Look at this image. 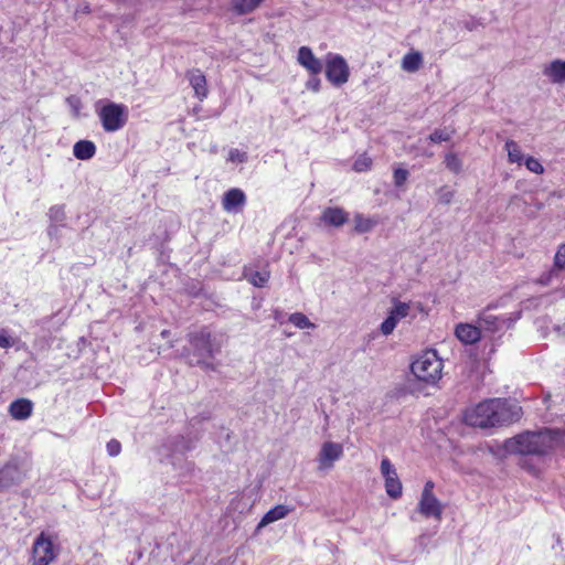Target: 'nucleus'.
Returning <instances> with one entry per match:
<instances>
[{
    "label": "nucleus",
    "mask_w": 565,
    "mask_h": 565,
    "mask_svg": "<svg viewBox=\"0 0 565 565\" xmlns=\"http://www.w3.org/2000/svg\"><path fill=\"white\" fill-rule=\"evenodd\" d=\"M522 416L518 404L493 398L479 403L465 413V422L473 427L489 428L516 422Z\"/></svg>",
    "instance_id": "obj_1"
},
{
    "label": "nucleus",
    "mask_w": 565,
    "mask_h": 565,
    "mask_svg": "<svg viewBox=\"0 0 565 565\" xmlns=\"http://www.w3.org/2000/svg\"><path fill=\"white\" fill-rule=\"evenodd\" d=\"M561 438L562 433L559 430L526 431L507 439L502 448L507 454L542 456L556 447Z\"/></svg>",
    "instance_id": "obj_2"
},
{
    "label": "nucleus",
    "mask_w": 565,
    "mask_h": 565,
    "mask_svg": "<svg viewBox=\"0 0 565 565\" xmlns=\"http://www.w3.org/2000/svg\"><path fill=\"white\" fill-rule=\"evenodd\" d=\"M411 370L417 380L434 384L441 377L443 361L435 350H428L412 363Z\"/></svg>",
    "instance_id": "obj_3"
},
{
    "label": "nucleus",
    "mask_w": 565,
    "mask_h": 565,
    "mask_svg": "<svg viewBox=\"0 0 565 565\" xmlns=\"http://www.w3.org/2000/svg\"><path fill=\"white\" fill-rule=\"evenodd\" d=\"M96 113L104 130L107 132H115L121 129L128 120L127 107L113 102L102 105V100H99L96 104Z\"/></svg>",
    "instance_id": "obj_4"
},
{
    "label": "nucleus",
    "mask_w": 565,
    "mask_h": 565,
    "mask_svg": "<svg viewBox=\"0 0 565 565\" xmlns=\"http://www.w3.org/2000/svg\"><path fill=\"white\" fill-rule=\"evenodd\" d=\"M57 556V551L52 540L41 533L34 541L32 546L31 565H49Z\"/></svg>",
    "instance_id": "obj_5"
},
{
    "label": "nucleus",
    "mask_w": 565,
    "mask_h": 565,
    "mask_svg": "<svg viewBox=\"0 0 565 565\" xmlns=\"http://www.w3.org/2000/svg\"><path fill=\"white\" fill-rule=\"evenodd\" d=\"M514 319L507 316H495L491 312L490 307L484 309L478 317V326L480 331L488 333H497L504 331L513 324Z\"/></svg>",
    "instance_id": "obj_6"
},
{
    "label": "nucleus",
    "mask_w": 565,
    "mask_h": 565,
    "mask_svg": "<svg viewBox=\"0 0 565 565\" xmlns=\"http://www.w3.org/2000/svg\"><path fill=\"white\" fill-rule=\"evenodd\" d=\"M327 78L337 86L348 82L349 66L340 55H329L326 65Z\"/></svg>",
    "instance_id": "obj_7"
},
{
    "label": "nucleus",
    "mask_w": 565,
    "mask_h": 565,
    "mask_svg": "<svg viewBox=\"0 0 565 565\" xmlns=\"http://www.w3.org/2000/svg\"><path fill=\"white\" fill-rule=\"evenodd\" d=\"M190 342L194 352L202 359L212 358L220 351V348L213 344L211 332L207 329H202L191 334Z\"/></svg>",
    "instance_id": "obj_8"
},
{
    "label": "nucleus",
    "mask_w": 565,
    "mask_h": 565,
    "mask_svg": "<svg viewBox=\"0 0 565 565\" xmlns=\"http://www.w3.org/2000/svg\"><path fill=\"white\" fill-rule=\"evenodd\" d=\"M343 455V447L341 444L333 441H326L322 444L318 454V469L329 470L333 467L334 462Z\"/></svg>",
    "instance_id": "obj_9"
},
{
    "label": "nucleus",
    "mask_w": 565,
    "mask_h": 565,
    "mask_svg": "<svg viewBox=\"0 0 565 565\" xmlns=\"http://www.w3.org/2000/svg\"><path fill=\"white\" fill-rule=\"evenodd\" d=\"M381 473L385 479V490L392 499H398L402 495V483L398 479L396 469L387 458L381 461Z\"/></svg>",
    "instance_id": "obj_10"
},
{
    "label": "nucleus",
    "mask_w": 565,
    "mask_h": 565,
    "mask_svg": "<svg viewBox=\"0 0 565 565\" xmlns=\"http://www.w3.org/2000/svg\"><path fill=\"white\" fill-rule=\"evenodd\" d=\"M246 202V196L241 189L234 188L224 193L222 206L228 213L238 212Z\"/></svg>",
    "instance_id": "obj_11"
},
{
    "label": "nucleus",
    "mask_w": 565,
    "mask_h": 565,
    "mask_svg": "<svg viewBox=\"0 0 565 565\" xmlns=\"http://www.w3.org/2000/svg\"><path fill=\"white\" fill-rule=\"evenodd\" d=\"M417 509L425 518L441 519L443 505L435 495H422Z\"/></svg>",
    "instance_id": "obj_12"
},
{
    "label": "nucleus",
    "mask_w": 565,
    "mask_h": 565,
    "mask_svg": "<svg viewBox=\"0 0 565 565\" xmlns=\"http://www.w3.org/2000/svg\"><path fill=\"white\" fill-rule=\"evenodd\" d=\"M542 73L545 77L550 79L553 84H564L565 83V60H553L550 63H546Z\"/></svg>",
    "instance_id": "obj_13"
},
{
    "label": "nucleus",
    "mask_w": 565,
    "mask_h": 565,
    "mask_svg": "<svg viewBox=\"0 0 565 565\" xmlns=\"http://www.w3.org/2000/svg\"><path fill=\"white\" fill-rule=\"evenodd\" d=\"M298 62L313 75L319 74L323 68L321 61L313 55L311 49L308 46H301L299 49Z\"/></svg>",
    "instance_id": "obj_14"
},
{
    "label": "nucleus",
    "mask_w": 565,
    "mask_h": 565,
    "mask_svg": "<svg viewBox=\"0 0 565 565\" xmlns=\"http://www.w3.org/2000/svg\"><path fill=\"white\" fill-rule=\"evenodd\" d=\"M455 334L462 343L472 344L480 339L481 331L479 326L459 323L455 329Z\"/></svg>",
    "instance_id": "obj_15"
},
{
    "label": "nucleus",
    "mask_w": 565,
    "mask_h": 565,
    "mask_svg": "<svg viewBox=\"0 0 565 565\" xmlns=\"http://www.w3.org/2000/svg\"><path fill=\"white\" fill-rule=\"evenodd\" d=\"M186 77L196 97L201 100L205 98L207 96V87L204 74L200 70H191L188 72Z\"/></svg>",
    "instance_id": "obj_16"
},
{
    "label": "nucleus",
    "mask_w": 565,
    "mask_h": 565,
    "mask_svg": "<svg viewBox=\"0 0 565 565\" xmlns=\"http://www.w3.org/2000/svg\"><path fill=\"white\" fill-rule=\"evenodd\" d=\"M33 404L26 398H20L10 404L9 413L14 419L23 420L31 416Z\"/></svg>",
    "instance_id": "obj_17"
},
{
    "label": "nucleus",
    "mask_w": 565,
    "mask_h": 565,
    "mask_svg": "<svg viewBox=\"0 0 565 565\" xmlns=\"http://www.w3.org/2000/svg\"><path fill=\"white\" fill-rule=\"evenodd\" d=\"M321 221L331 226H342L348 221V213L340 207H328L322 212Z\"/></svg>",
    "instance_id": "obj_18"
},
{
    "label": "nucleus",
    "mask_w": 565,
    "mask_h": 565,
    "mask_svg": "<svg viewBox=\"0 0 565 565\" xmlns=\"http://www.w3.org/2000/svg\"><path fill=\"white\" fill-rule=\"evenodd\" d=\"M291 511H292L291 508L284 505V504H278V505L274 507L273 509H270L263 516V519L258 523L257 527L260 529V527H264L273 522L279 521V520L286 518Z\"/></svg>",
    "instance_id": "obj_19"
},
{
    "label": "nucleus",
    "mask_w": 565,
    "mask_h": 565,
    "mask_svg": "<svg viewBox=\"0 0 565 565\" xmlns=\"http://www.w3.org/2000/svg\"><path fill=\"white\" fill-rule=\"evenodd\" d=\"M19 480V471L15 466L6 465L0 469V492L13 486Z\"/></svg>",
    "instance_id": "obj_20"
},
{
    "label": "nucleus",
    "mask_w": 565,
    "mask_h": 565,
    "mask_svg": "<svg viewBox=\"0 0 565 565\" xmlns=\"http://www.w3.org/2000/svg\"><path fill=\"white\" fill-rule=\"evenodd\" d=\"M265 0H232L231 9L238 15L255 11Z\"/></svg>",
    "instance_id": "obj_21"
},
{
    "label": "nucleus",
    "mask_w": 565,
    "mask_h": 565,
    "mask_svg": "<svg viewBox=\"0 0 565 565\" xmlns=\"http://www.w3.org/2000/svg\"><path fill=\"white\" fill-rule=\"evenodd\" d=\"M96 146L89 140H79L73 147L74 156L79 160H88L94 157Z\"/></svg>",
    "instance_id": "obj_22"
},
{
    "label": "nucleus",
    "mask_w": 565,
    "mask_h": 565,
    "mask_svg": "<svg viewBox=\"0 0 565 565\" xmlns=\"http://www.w3.org/2000/svg\"><path fill=\"white\" fill-rule=\"evenodd\" d=\"M423 65V55L417 51H412L404 55L401 66L407 73L417 72Z\"/></svg>",
    "instance_id": "obj_23"
},
{
    "label": "nucleus",
    "mask_w": 565,
    "mask_h": 565,
    "mask_svg": "<svg viewBox=\"0 0 565 565\" xmlns=\"http://www.w3.org/2000/svg\"><path fill=\"white\" fill-rule=\"evenodd\" d=\"M409 303L402 301H394V306L388 311V317L393 318V321L397 324L398 321L406 318L409 315Z\"/></svg>",
    "instance_id": "obj_24"
},
{
    "label": "nucleus",
    "mask_w": 565,
    "mask_h": 565,
    "mask_svg": "<svg viewBox=\"0 0 565 565\" xmlns=\"http://www.w3.org/2000/svg\"><path fill=\"white\" fill-rule=\"evenodd\" d=\"M505 150L508 152V159L511 163H522L523 156L519 145L514 140H507Z\"/></svg>",
    "instance_id": "obj_25"
},
{
    "label": "nucleus",
    "mask_w": 565,
    "mask_h": 565,
    "mask_svg": "<svg viewBox=\"0 0 565 565\" xmlns=\"http://www.w3.org/2000/svg\"><path fill=\"white\" fill-rule=\"evenodd\" d=\"M289 322L299 329H313L316 324L312 323L306 315L301 312H295L289 316Z\"/></svg>",
    "instance_id": "obj_26"
},
{
    "label": "nucleus",
    "mask_w": 565,
    "mask_h": 565,
    "mask_svg": "<svg viewBox=\"0 0 565 565\" xmlns=\"http://www.w3.org/2000/svg\"><path fill=\"white\" fill-rule=\"evenodd\" d=\"M444 162L446 168L456 174L460 173L462 170V161L456 153H447Z\"/></svg>",
    "instance_id": "obj_27"
},
{
    "label": "nucleus",
    "mask_w": 565,
    "mask_h": 565,
    "mask_svg": "<svg viewBox=\"0 0 565 565\" xmlns=\"http://www.w3.org/2000/svg\"><path fill=\"white\" fill-rule=\"evenodd\" d=\"M355 231L359 233H366L372 230L374 222L363 215H355L354 217Z\"/></svg>",
    "instance_id": "obj_28"
},
{
    "label": "nucleus",
    "mask_w": 565,
    "mask_h": 565,
    "mask_svg": "<svg viewBox=\"0 0 565 565\" xmlns=\"http://www.w3.org/2000/svg\"><path fill=\"white\" fill-rule=\"evenodd\" d=\"M437 196L439 203L448 205L455 196V191L448 185H443L437 190Z\"/></svg>",
    "instance_id": "obj_29"
},
{
    "label": "nucleus",
    "mask_w": 565,
    "mask_h": 565,
    "mask_svg": "<svg viewBox=\"0 0 565 565\" xmlns=\"http://www.w3.org/2000/svg\"><path fill=\"white\" fill-rule=\"evenodd\" d=\"M372 166V160L366 154H361L354 162L353 169L358 172L367 171Z\"/></svg>",
    "instance_id": "obj_30"
},
{
    "label": "nucleus",
    "mask_w": 565,
    "mask_h": 565,
    "mask_svg": "<svg viewBox=\"0 0 565 565\" xmlns=\"http://www.w3.org/2000/svg\"><path fill=\"white\" fill-rule=\"evenodd\" d=\"M565 269V244L561 245L554 257V270Z\"/></svg>",
    "instance_id": "obj_31"
},
{
    "label": "nucleus",
    "mask_w": 565,
    "mask_h": 565,
    "mask_svg": "<svg viewBox=\"0 0 565 565\" xmlns=\"http://www.w3.org/2000/svg\"><path fill=\"white\" fill-rule=\"evenodd\" d=\"M269 279L268 271H256L249 277V281L256 287H263Z\"/></svg>",
    "instance_id": "obj_32"
},
{
    "label": "nucleus",
    "mask_w": 565,
    "mask_h": 565,
    "mask_svg": "<svg viewBox=\"0 0 565 565\" xmlns=\"http://www.w3.org/2000/svg\"><path fill=\"white\" fill-rule=\"evenodd\" d=\"M525 167L536 174H542L544 172L543 166L540 163V161L533 157H529L525 160Z\"/></svg>",
    "instance_id": "obj_33"
},
{
    "label": "nucleus",
    "mask_w": 565,
    "mask_h": 565,
    "mask_svg": "<svg viewBox=\"0 0 565 565\" xmlns=\"http://www.w3.org/2000/svg\"><path fill=\"white\" fill-rule=\"evenodd\" d=\"M407 178H408L407 170L402 169V168H396L394 170L393 179H394V184L396 186H402L407 181Z\"/></svg>",
    "instance_id": "obj_34"
},
{
    "label": "nucleus",
    "mask_w": 565,
    "mask_h": 565,
    "mask_svg": "<svg viewBox=\"0 0 565 565\" xmlns=\"http://www.w3.org/2000/svg\"><path fill=\"white\" fill-rule=\"evenodd\" d=\"M450 139V134L447 130L437 129L429 135V140L431 142H441Z\"/></svg>",
    "instance_id": "obj_35"
},
{
    "label": "nucleus",
    "mask_w": 565,
    "mask_h": 565,
    "mask_svg": "<svg viewBox=\"0 0 565 565\" xmlns=\"http://www.w3.org/2000/svg\"><path fill=\"white\" fill-rule=\"evenodd\" d=\"M396 327V323L393 321V318H387L381 323L380 330L384 335H390Z\"/></svg>",
    "instance_id": "obj_36"
},
{
    "label": "nucleus",
    "mask_w": 565,
    "mask_h": 565,
    "mask_svg": "<svg viewBox=\"0 0 565 565\" xmlns=\"http://www.w3.org/2000/svg\"><path fill=\"white\" fill-rule=\"evenodd\" d=\"M66 102H67L68 106L71 107V109L73 110L74 115L76 117H78L81 108H82L81 99L76 96H70V97H67Z\"/></svg>",
    "instance_id": "obj_37"
},
{
    "label": "nucleus",
    "mask_w": 565,
    "mask_h": 565,
    "mask_svg": "<svg viewBox=\"0 0 565 565\" xmlns=\"http://www.w3.org/2000/svg\"><path fill=\"white\" fill-rule=\"evenodd\" d=\"M50 217L55 222H61L65 217L64 209L63 206H53L50 209L49 212Z\"/></svg>",
    "instance_id": "obj_38"
},
{
    "label": "nucleus",
    "mask_w": 565,
    "mask_h": 565,
    "mask_svg": "<svg viewBox=\"0 0 565 565\" xmlns=\"http://www.w3.org/2000/svg\"><path fill=\"white\" fill-rule=\"evenodd\" d=\"M246 158V153L238 149H232L228 153V160L232 162H244Z\"/></svg>",
    "instance_id": "obj_39"
},
{
    "label": "nucleus",
    "mask_w": 565,
    "mask_h": 565,
    "mask_svg": "<svg viewBox=\"0 0 565 565\" xmlns=\"http://www.w3.org/2000/svg\"><path fill=\"white\" fill-rule=\"evenodd\" d=\"M13 342L6 329H0V348L8 349L12 347Z\"/></svg>",
    "instance_id": "obj_40"
},
{
    "label": "nucleus",
    "mask_w": 565,
    "mask_h": 565,
    "mask_svg": "<svg viewBox=\"0 0 565 565\" xmlns=\"http://www.w3.org/2000/svg\"><path fill=\"white\" fill-rule=\"evenodd\" d=\"M120 450H121V445L118 440L111 439L110 441H108L107 451L110 456L119 455Z\"/></svg>",
    "instance_id": "obj_41"
},
{
    "label": "nucleus",
    "mask_w": 565,
    "mask_h": 565,
    "mask_svg": "<svg viewBox=\"0 0 565 565\" xmlns=\"http://www.w3.org/2000/svg\"><path fill=\"white\" fill-rule=\"evenodd\" d=\"M433 489H434V482H433V481H430V480H429V481H427V482L425 483V487H424V490H423V492H422V495H426V497H428V495H434V493H433Z\"/></svg>",
    "instance_id": "obj_42"
},
{
    "label": "nucleus",
    "mask_w": 565,
    "mask_h": 565,
    "mask_svg": "<svg viewBox=\"0 0 565 565\" xmlns=\"http://www.w3.org/2000/svg\"><path fill=\"white\" fill-rule=\"evenodd\" d=\"M320 81L318 78H311L307 82V87L317 92L319 89Z\"/></svg>",
    "instance_id": "obj_43"
},
{
    "label": "nucleus",
    "mask_w": 565,
    "mask_h": 565,
    "mask_svg": "<svg viewBox=\"0 0 565 565\" xmlns=\"http://www.w3.org/2000/svg\"><path fill=\"white\" fill-rule=\"evenodd\" d=\"M168 334H169V331H168V330H163V331L161 332V335H162L163 338L168 337Z\"/></svg>",
    "instance_id": "obj_44"
}]
</instances>
